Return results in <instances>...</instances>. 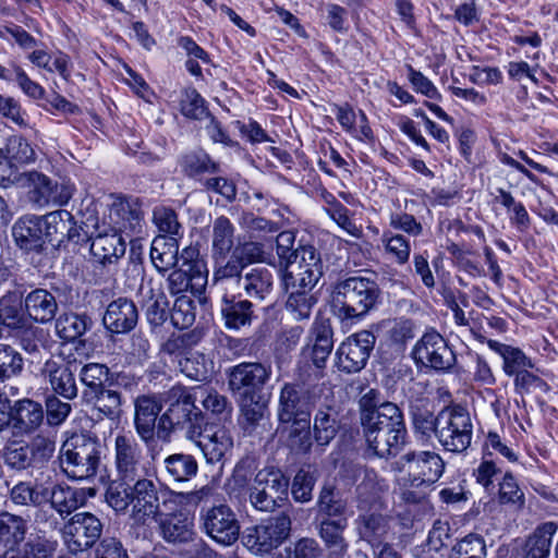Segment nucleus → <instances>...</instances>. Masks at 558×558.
<instances>
[{"label":"nucleus","mask_w":558,"mask_h":558,"mask_svg":"<svg viewBox=\"0 0 558 558\" xmlns=\"http://www.w3.org/2000/svg\"><path fill=\"white\" fill-rule=\"evenodd\" d=\"M181 112L183 116L194 120L209 118L202 96L193 88L185 89L181 98Z\"/></svg>","instance_id":"obj_62"},{"label":"nucleus","mask_w":558,"mask_h":558,"mask_svg":"<svg viewBox=\"0 0 558 558\" xmlns=\"http://www.w3.org/2000/svg\"><path fill=\"white\" fill-rule=\"evenodd\" d=\"M357 531L362 539L375 547L384 542L388 533V522L381 514L361 515L357 520Z\"/></svg>","instance_id":"obj_45"},{"label":"nucleus","mask_w":558,"mask_h":558,"mask_svg":"<svg viewBox=\"0 0 558 558\" xmlns=\"http://www.w3.org/2000/svg\"><path fill=\"white\" fill-rule=\"evenodd\" d=\"M72 214L64 209L51 211L45 216H40V220L49 241L57 240L62 242L64 235L71 232Z\"/></svg>","instance_id":"obj_49"},{"label":"nucleus","mask_w":558,"mask_h":558,"mask_svg":"<svg viewBox=\"0 0 558 558\" xmlns=\"http://www.w3.org/2000/svg\"><path fill=\"white\" fill-rule=\"evenodd\" d=\"M90 241V253L104 265L113 263L125 253V242L117 232L101 233L97 231Z\"/></svg>","instance_id":"obj_32"},{"label":"nucleus","mask_w":558,"mask_h":558,"mask_svg":"<svg viewBox=\"0 0 558 558\" xmlns=\"http://www.w3.org/2000/svg\"><path fill=\"white\" fill-rule=\"evenodd\" d=\"M27 316L36 323L51 322L58 311L56 296L46 289H35L24 299Z\"/></svg>","instance_id":"obj_28"},{"label":"nucleus","mask_w":558,"mask_h":558,"mask_svg":"<svg viewBox=\"0 0 558 558\" xmlns=\"http://www.w3.org/2000/svg\"><path fill=\"white\" fill-rule=\"evenodd\" d=\"M3 151L16 167L32 163L36 159V153L32 145L20 135L10 136Z\"/></svg>","instance_id":"obj_50"},{"label":"nucleus","mask_w":558,"mask_h":558,"mask_svg":"<svg viewBox=\"0 0 558 558\" xmlns=\"http://www.w3.org/2000/svg\"><path fill=\"white\" fill-rule=\"evenodd\" d=\"M449 558H486V544L482 536L469 534L456 544Z\"/></svg>","instance_id":"obj_57"},{"label":"nucleus","mask_w":558,"mask_h":558,"mask_svg":"<svg viewBox=\"0 0 558 558\" xmlns=\"http://www.w3.org/2000/svg\"><path fill=\"white\" fill-rule=\"evenodd\" d=\"M92 320L86 315L64 313L56 320V332L65 341H74L89 329Z\"/></svg>","instance_id":"obj_44"},{"label":"nucleus","mask_w":558,"mask_h":558,"mask_svg":"<svg viewBox=\"0 0 558 558\" xmlns=\"http://www.w3.org/2000/svg\"><path fill=\"white\" fill-rule=\"evenodd\" d=\"M289 446L296 452L306 453L312 448L311 420L290 424Z\"/></svg>","instance_id":"obj_61"},{"label":"nucleus","mask_w":558,"mask_h":558,"mask_svg":"<svg viewBox=\"0 0 558 558\" xmlns=\"http://www.w3.org/2000/svg\"><path fill=\"white\" fill-rule=\"evenodd\" d=\"M268 421L267 402L260 396H244L240 403L239 425L246 435L265 428Z\"/></svg>","instance_id":"obj_24"},{"label":"nucleus","mask_w":558,"mask_h":558,"mask_svg":"<svg viewBox=\"0 0 558 558\" xmlns=\"http://www.w3.org/2000/svg\"><path fill=\"white\" fill-rule=\"evenodd\" d=\"M557 530L558 525L554 522H546L538 525L524 542L522 548L523 557L547 558Z\"/></svg>","instance_id":"obj_33"},{"label":"nucleus","mask_w":558,"mask_h":558,"mask_svg":"<svg viewBox=\"0 0 558 558\" xmlns=\"http://www.w3.org/2000/svg\"><path fill=\"white\" fill-rule=\"evenodd\" d=\"M348 527L347 519L320 520L318 535L322 538L329 558H344L349 549V543L344 537Z\"/></svg>","instance_id":"obj_26"},{"label":"nucleus","mask_w":558,"mask_h":558,"mask_svg":"<svg viewBox=\"0 0 558 558\" xmlns=\"http://www.w3.org/2000/svg\"><path fill=\"white\" fill-rule=\"evenodd\" d=\"M27 533L26 520L8 511L0 512V546L14 549Z\"/></svg>","instance_id":"obj_37"},{"label":"nucleus","mask_w":558,"mask_h":558,"mask_svg":"<svg viewBox=\"0 0 558 558\" xmlns=\"http://www.w3.org/2000/svg\"><path fill=\"white\" fill-rule=\"evenodd\" d=\"M221 315L226 328L233 330L250 326L256 317L251 301L227 295L222 299Z\"/></svg>","instance_id":"obj_31"},{"label":"nucleus","mask_w":558,"mask_h":558,"mask_svg":"<svg viewBox=\"0 0 558 558\" xmlns=\"http://www.w3.org/2000/svg\"><path fill=\"white\" fill-rule=\"evenodd\" d=\"M318 512L323 517L322 520H348V504L335 489L330 486H324L318 498Z\"/></svg>","instance_id":"obj_41"},{"label":"nucleus","mask_w":558,"mask_h":558,"mask_svg":"<svg viewBox=\"0 0 558 558\" xmlns=\"http://www.w3.org/2000/svg\"><path fill=\"white\" fill-rule=\"evenodd\" d=\"M234 244V227L231 221L220 216L213 223V254L226 258Z\"/></svg>","instance_id":"obj_46"},{"label":"nucleus","mask_w":558,"mask_h":558,"mask_svg":"<svg viewBox=\"0 0 558 558\" xmlns=\"http://www.w3.org/2000/svg\"><path fill=\"white\" fill-rule=\"evenodd\" d=\"M368 447L379 458L397 456L405 444L407 429L401 410L391 402L380 403L376 414L361 418Z\"/></svg>","instance_id":"obj_1"},{"label":"nucleus","mask_w":558,"mask_h":558,"mask_svg":"<svg viewBox=\"0 0 558 558\" xmlns=\"http://www.w3.org/2000/svg\"><path fill=\"white\" fill-rule=\"evenodd\" d=\"M133 482H112L106 492V501L117 512H124L130 505H132V490Z\"/></svg>","instance_id":"obj_60"},{"label":"nucleus","mask_w":558,"mask_h":558,"mask_svg":"<svg viewBox=\"0 0 558 558\" xmlns=\"http://www.w3.org/2000/svg\"><path fill=\"white\" fill-rule=\"evenodd\" d=\"M20 333V344L27 353H39L49 344V332L36 326L23 327Z\"/></svg>","instance_id":"obj_58"},{"label":"nucleus","mask_w":558,"mask_h":558,"mask_svg":"<svg viewBox=\"0 0 558 558\" xmlns=\"http://www.w3.org/2000/svg\"><path fill=\"white\" fill-rule=\"evenodd\" d=\"M318 386L286 383L279 392L277 417L280 424H291L311 420L313 409L320 396Z\"/></svg>","instance_id":"obj_7"},{"label":"nucleus","mask_w":558,"mask_h":558,"mask_svg":"<svg viewBox=\"0 0 558 558\" xmlns=\"http://www.w3.org/2000/svg\"><path fill=\"white\" fill-rule=\"evenodd\" d=\"M291 524L289 513L283 511L263 524L247 529L243 543L254 554H268L289 537Z\"/></svg>","instance_id":"obj_12"},{"label":"nucleus","mask_w":558,"mask_h":558,"mask_svg":"<svg viewBox=\"0 0 558 558\" xmlns=\"http://www.w3.org/2000/svg\"><path fill=\"white\" fill-rule=\"evenodd\" d=\"M179 243L178 238L157 235L150 246V259L156 269L165 272L178 263Z\"/></svg>","instance_id":"obj_35"},{"label":"nucleus","mask_w":558,"mask_h":558,"mask_svg":"<svg viewBox=\"0 0 558 558\" xmlns=\"http://www.w3.org/2000/svg\"><path fill=\"white\" fill-rule=\"evenodd\" d=\"M59 460L69 478H90L96 475L100 463V444L97 438L74 435L63 444Z\"/></svg>","instance_id":"obj_2"},{"label":"nucleus","mask_w":558,"mask_h":558,"mask_svg":"<svg viewBox=\"0 0 558 558\" xmlns=\"http://www.w3.org/2000/svg\"><path fill=\"white\" fill-rule=\"evenodd\" d=\"M378 284L364 277H350L337 283L333 302L343 318H356L368 313L379 298Z\"/></svg>","instance_id":"obj_3"},{"label":"nucleus","mask_w":558,"mask_h":558,"mask_svg":"<svg viewBox=\"0 0 558 558\" xmlns=\"http://www.w3.org/2000/svg\"><path fill=\"white\" fill-rule=\"evenodd\" d=\"M340 428L338 409L328 403L319 405L314 415L313 435L317 446L325 447L336 437Z\"/></svg>","instance_id":"obj_30"},{"label":"nucleus","mask_w":558,"mask_h":558,"mask_svg":"<svg viewBox=\"0 0 558 558\" xmlns=\"http://www.w3.org/2000/svg\"><path fill=\"white\" fill-rule=\"evenodd\" d=\"M45 418L43 405L32 399H22L12 409V426L22 434H29L39 428Z\"/></svg>","instance_id":"obj_27"},{"label":"nucleus","mask_w":558,"mask_h":558,"mask_svg":"<svg viewBox=\"0 0 558 558\" xmlns=\"http://www.w3.org/2000/svg\"><path fill=\"white\" fill-rule=\"evenodd\" d=\"M102 320L112 332H129L137 324L138 312L133 301L119 298L108 305Z\"/></svg>","instance_id":"obj_22"},{"label":"nucleus","mask_w":558,"mask_h":558,"mask_svg":"<svg viewBox=\"0 0 558 558\" xmlns=\"http://www.w3.org/2000/svg\"><path fill=\"white\" fill-rule=\"evenodd\" d=\"M132 515L135 521L158 520L162 515L160 492L154 481L143 476L132 483Z\"/></svg>","instance_id":"obj_19"},{"label":"nucleus","mask_w":558,"mask_h":558,"mask_svg":"<svg viewBox=\"0 0 558 558\" xmlns=\"http://www.w3.org/2000/svg\"><path fill=\"white\" fill-rule=\"evenodd\" d=\"M54 442L36 436L29 441L13 440L3 448L4 464L17 472L43 468L53 456Z\"/></svg>","instance_id":"obj_9"},{"label":"nucleus","mask_w":558,"mask_h":558,"mask_svg":"<svg viewBox=\"0 0 558 558\" xmlns=\"http://www.w3.org/2000/svg\"><path fill=\"white\" fill-rule=\"evenodd\" d=\"M472 332L477 340L481 342L486 341L488 347L502 357V368L508 376L515 377L519 373L525 371L526 368L534 367L532 361L520 349L500 343L495 340H486L482 333L473 330Z\"/></svg>","instance_id":"obj_29"},{"label":"nucleus","mask_w":558,"mask_h":558,"mask_svg":"<svg viewBox=\"0 0 558 558\" xmlns=\"http://www.w3.org/2000/svg\"><path fill=\"white\" fill-rule=\"evenodd\" d=\"M168 409L160 415L157 425V436L163 441H169L170 436L178 429H194L195 422L202 413L195 405V398L183 386H173L167 392Z\"/></svg>","instance_id":"obj_4"},{"label":"nucleus","mask_w":558,"mask_h":558,"mask_svg":"<svg viewBox=\"0 0 558 558\" xmlns=\"http://www.w3.org/2000/svg\"><path fill=\"white\" fill-rule=\"evenodd\" d=\"M376 342L375 335L362 330L348 337L336 351V365L347 374L357 373L367 363Z\"/></svg>","instance_id":"obj_15"},{"label":"nucleus","mask_w":558,"mask_h":558,"mask_svg":"<svg viewBox=\"0 0 558 558\" xmlns=\"http://www.w3.org/2000/svg\"><path fill=\"white\" fill-rule=\"evenodd\" d=\"M117 217L114 223L120 231L141 232L143 213L137 202L118 199L110 208V218Z\"/></svg>","instance_id":"obj_36"},{"label":"nucleus","mask_w":558,"mask_h":558,"mask_svg":"<svg viewBox=\"0 0 558 558\" xmlns=\"http://www.w3.org/2000/svg\"><path fill=\"white\" fill-rule=\"evenodd\" d=\"M472 435V420L464 408H448L438 413L437 438L446 450L465 451L471 445Z\"/></svg>","instance_id":"obj_10"},{"label":"nucleus","mask_w":558,"mask_h":558,"mask_svg":"<svg viewBox=\"0 0 558 558\" xmlns=\"http://www.w3.org/2000/svg\"><path fill=\"white\" fill-rule=\"evenodd\" d=\"M187 438L201 449L208 463L219 462L233 445L229 432L216 425H205L197 433L193 429L187 433Z\"/></svg>","instance_id":"obj_20"},{"label":"nucleus","mask_w":558,"mask_h":558,"mask_svg":"<svg viewBox=\"0 0 558 558\" xmlns=\"http://www.w3.org/2000/svg\"><path fill=\"white\" fill-rule=\"evenodd\" d=\"M392 470L404 474L402 480L412 487L429 486L441 477L445 462L434 451H409L392 463Z\"/></svg>","instance_id":"obj_6"},{"label":"nucleus","mask_w":558,"mask_h":558,"mask_svg":"<svg viewBox=\"0 0 558 558\" xmlns=\"http://www.w3.org/2000/svg\"><path fill=\"white\" fill-rule=\"evenodd\" d=\"M58 547L56 541L45 536H35L24 543L21 551L15 553L16 558H52Z\"/></svg>","instance_id":"obj_56"},{"label":"nucleus","mask_w":558,"mask_h":558,"mask_svg":"<svg viewBox=\"0 0 558 558\" xmlns=\"http://www.w3.org/2000/svg\"><path fill=\"white\" fill-rule=\"evenodd\" d=\"M110 371L107 365L100 363H87L80 369L78 377L83 385L82 400L95 395L106 387Z\"/></svg>","instance_id":"obj_40"},{"label":"nucleus","mask_w":558,"mask_h":558,"mask_svg":"<svg viewBox=\"0 0 558 558\" xmlns=\"http://www.w3.org/2000/svg\"><path fill=\"white\" fill-rule=\"evenodd\" d=\"M23 302L15 293L0 299V324L11 329H22L27 319L22 311Z\"/></svg>","instance_id":"obj_47"},{"label":"nucleus","mask_w":558,"mask_h":558,"mask_svg":"<svg viewBox=\"0 0 558 558\" xmlns=\"http://www.w3.org/2000/svg\"><path fill=\"white\" fill-rule=\"evenodd\" d=\"M201 402L206 411L215 415L229 416L232 412V404L228 398L220 395L213 388L201 389Z\"/></svg>","instance_id":"obj_63"},{"label":"nucleus","mask_w":558,"mask_h":558,"mask_svg":"<svg viewBox=\"0 0 558 558\" xmlns=\"http://www.w3.org/2000/svg\"><path fill=\"white\" fill-rule=\"evenodd\" d=\"M162 538L168 543L182 544L193 539V523L186 517L171 515L159 522Z\"/></svg>","instance_id":"obj_39"},{"label":"nucleus","mask_w":558,"mask_h":558,"mask_svg":"<svg viewBox=\"0 0 558 558\" xmlns=\"http://www.w3.org/2000/svg\"><path fill=\"white\" fill-rule=\"evenodd\" d=\"M16 245L24 251H40L47 236L39 216L29 215L19 219L12 229Z\"/></svg>","instance_id":"obj_23"},{"label":"nucleus","mask_w":558,"mask_h":558,"mask_svg":"<svg viewBox=\"0 0 558 558\" xmlns=\"http://www.w3.org/2000/svg\"><path fill=\"white\" fill-rule=\"evenodd\" d=\"M161 410L162 404L156 396L142 395L134 400V428L145 444H149L157 433Z\"/></svg>","instance_id":"obj_21"},{"label":"nucleus","mask_w":558,"mask_h":558,"mask_svg":"<svg viewBox=\"0 0 558 558\" xmlns=\"http://www.w3.org/2000/svg\"><path fill=\"white\" fill-rule=\"evenodd\" d=\"M289 478L278 469L258 471L248 487L250 504L254 509L271 513L289 500Z\"/></svg>","instance_id":"obj_5"},{"label":"nucleus","mask_w":558,"mask_h":558,"mask_svg":"<svg viewBox=\"0 0 558 558\" xmlns=\"http://www.w3.org/2000/svg\"><path fill=\"white\" fill-rule=\"evenodd\" d=\"M289 293L286 302L287 311L294 319L302 320L310 317L313 306L316 304V298L311 291H287Z\"/></svg>","instance_id":"obj_52"},{"label":"nucleus","mask_w":558,"mask_h":558,"mask_svg":"<svg viewBox=\"0 0 558 558\" xmlns=\"http://www.w3.org/2000/svg\"><path fill=\"white\" fill-rule=\"evenodd\" d=\"M102 522L90 512L73 514L62 526V538L71 553H82L93 547L102 533Z\"/></svg>","instance_id":"obj_14"},{"label":"nucleus","mask_w":558,"mask_h":558,"mask_svg":"<svg viewBox=\"0 0 558 558\" xmlns=\"http://www.w3.org/2000/svg\"><path fill=\"white\" fill-rule=\"evenodd\" d=\"M195 458L186 453H172L166 457L159 466L161 477L169 483H184L197 474Z\"/></svg>","instance_id":"obj_25"},{"label":"nucleus","mask_w":558,"mask_h":558,"mask_svg":"<svg viewBox=\"0 0 558 558\" xmlns=\"http://www.w3.org/2000/svg\"><path fill=\"white\" fill-rule=\"evenodd\" d=\"M84 504V495L81 489L64 484H56L49 501L50 508L61 518L70 515Z\"/></svg>","instance_id":"obj_38"},{"label":"nucleus","mask_w":558,"mask_h":558,"mask_svg":"<svg viewBox=\"0 0 558 558\" xmlns=\"http://www.w3.org/2000/svg\"><path fill=\"white\" fill-rule=\"evenodd\" d=\"M179 366L183 374L194 380H205L210 375V362L198 352H190L180 359Z\"/></svg>","instance_id":"obj_54"},{"label":"nucleus","mask_w":558,"mask_h":558,"mask_svg":"<svg viewBox=\"0 0 558 558\" xmlns=\"http://www.w3.org/2000/svg\"><path fill=\"white\" fill-rule=\"evenodd\" d=\"M195 310L194 301L190 296H178L171 311V320L173 325L179 329L191 327L195 322Z\"/></svg>","instance_id":"obj_59"},{"label":"nucleus","mask_w":558,"mask_h":558,"mask_svg":"<svg viewBox=\"0 0 558 558\" xmlns=\"http://www.w3.org/2000/svg\"><path fill=\"white\" fill-rule=\"evenodd\" d=\"M83 401L110 420L118 418L121 414L122 396L117 390L104 387Z\"/></svg>","instance_id":"obj_43"},{"label":"nucleus","mask_w":558,"mask_h":558,"mask_svg":"<svg viewBox=\"0 0 558 558\" xmlns=\"http://www.w3.org/2000/svg\"><path fill=\"white\" fill-rule=\"evenodd\" d=\"M271 376V367L259 362H243L233 366L228 374V386L232 392L244 396H259Z\"/></svg>","instance_id":"obj_16"},{"label":"nucleus","mask_w":558,"mask_h":558,"mask_svg":"<svg viewBox=\"0 0 558 558\" xmlns=\"http://www.w3.org/2000/svg\"><path fill=\"white\" fill-rule=\"evenodd\" d=\"M153 219L158 230L167 236L178 238L181 235V225L173 209L165 206L156 207L153 213Z\"/></svg>","instance_id":"obj_64"},{"label":"nucleus","mask_w":558,"mask_h":558,"mask_svg":"<svg viewBox=\"0 0 558 558\" xmlns=\"http://www.w3.org/2000/svg\"><path fill=\"white\" fill-rule=\"evenodd\" d=\"M333 347L332 331L326 326L315 329V340L303 350L305 357L311 359L317 368H324Z\"/></svg>","instance_id":"obj_42"},{"label":"nucleus","mask_w":558,"mask_h":558,"mask_svg":"<svg viewBox=\"0 0 558 558\" xmlns=\"http://www.w3.org/2000/svg\"><path fill=\"white\" fill-rule=\"evenodd\" d=\"M113 465L121 482H134L146 474L144 448L133 435L120 433L114 437Z\"/></svg>","instance_id":"obj_11"},{"label":"nucleus","mask_w":558,"mask_h":558,"mask_svg":"<svg viewBox=\"0 0 558 558\" xmlns=\"http://www.w3.org/2000/svg\"><path fill=\"white\" fill-rule=\"evenodd\" d=\"M22 355L11 345L0 343V384L22 373Z\"/></svg>","instance_id":"obj_51"},{"label":"nucleus","mask_w":558,"mask_h":558,"mask_svg":"<svg viewBox=\"0 0 558 558\" xmlns=\"http://www.w3.org/2000/svg\"><path fill=\"white\" fill-rule=\"evenodd\" d=\"M199 520L203 531L216 543L231 546L239 539L241 525L235 512L228 505L203 508Z\"/></svg>","instance_id":"obj_13"},{"label":"nucleus","mask_w":558,"mask_h":558,"mask_svg":"<svg viewBox=\"0 0 558 558\" xmlns=\"http://www.w3.org/2000/svg\"><path fill=\"white\" fill-rule=\"evenodd\" d=\"M73 364L62 359H48L40 368V377L49 386L52 395L71 401L78 396Z\"/></svg>","instance_id":"obj_18"},{"label":"nucleus","mask_w":558,"mask_h":558,"mask_svg":"<svg viewBox=\"0 0 558 558\" xmlns=\"http://www.w3.org/2000/svg\"><path fill=\"white\" fill-rule=\"evenodd\" d=\"M289 257L290 264H295L306 272H316V278L323 276V262L320 254L312 245L300 246L294 250L293 254Z\"/></svg>","instance_id":"obj_53"},{"label":"nucleus","mask_w":558,"mask_h":558,"mask_svg":"<svg viewBox=\"0 0 558 558\" xmlns=\"http://www.w3.org/2000/svg\"><path fill=\"white\" fill-rule=\"evenodd\" d=\"M180 165L183 172L189 177H196L198 174L209 172L214 173L218 171V166L214 162L209 156L203 151H192L185 154Z\"/></svg>","instance_id":"obj_55"},{"label":"nucleus","mask_w":558,"mask_h":558,"mask_svg":"<svg viewBox=\"0 0 558 558\" xmlns=\"http://www.w3.org/2000/svg\"><path fill=\"white\" fill-rule=\"evenodd\" d=\"M413 357L417 363L436 371H447L456 362L453 351L438 332H427L415 344Z\"/></svg>","instance_id":"obj_17"},{"label":"nucleus","mask_w":558,"mask_h":558,"mask_svg":"<svg viewBox=\"0 0 558 558\" xmlns=\"http://www.w3.org/2000/svg\"><path fill=\"white\" fill-rule=\"evenodd\" d=\"M316 272H306L295 264L286 263L282 284L286 291H312L318 282Z\"/></svg>","instance_id":"obj_48"},{"label":"nucleus","mask_w":558,"mask_h":558,"mask_svg":"<svg viewBox=\"0 0 558 558\" xmlns=\"http://www.w3.org/2000/svg\"><path fill=\"white\" fill-rule=\"evenodd\" d=\"M19 185L26 190V199L36 209L65 205L73 195L71 185L36 170L21 172Z\"/></svg>","instance_id":"obj_8"},{"label":"nucleus","mask_w":558,"mask_h":558,"mask_svg":"<svg viewBox=\"0 0 558 558\" xmlns=\"http://www.w3.org/2000/svg\"><path fill=\"white\" fill-rule=\"evenodd\" d=\"M276 271L267 267H255L246 271L241 287L251 298L265 300L272 292Z\"/></svg>","instance_id":"obj_34"}]
</instances>
